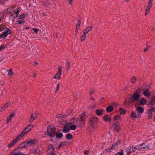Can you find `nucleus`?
I'll use <instances>...</instances> for the list:
<instances>
[{
	"mask_svg": "<svg viewBox=\"0 0 155 155\" xmlns=\"http://www.w3.org/2000/svg\"><path fill=\"white\" fill-rule=\"evenodd\" d=\"M55 128L54 127H51L50 125L47 127V133L46 134L49 136L50 137L53 138L55 135Z\"/></svg>",
	"mask_w": 155,
	"mask_h": 155,
	"instance_id": "f257e3e1",
	"label": "nucleus"
},
{
	"mask_svg": "<svg viewBox=\"0 0 155 155\" xmlns=\"http://www.w3.org/2000/svg\"><path fill=\"white\" fill-rule=\"evenodd\" d=\"M84 114H82L81 115H80L78 118L77 119L76 124L77 126L81 128L83 127L84 124V119L83 117L84 116Z\"/></svg>",
	"mask_w": 155,
	"mask_h": 155,
	"instance_id": "f03ea898",
	"label": "nucleus"
},
{
	"mask_svg": "<svg viewBox=\"0 0 155 155\" xmlns=\"http://www.w3.org/2000/svg\"><path fill=\"white\" fill-rule=\"evenodd\" d=\"M140 98V95L134 93L131 96L130 99V102L133 103L135 101H138Z\"/></svg>",
	"mask_w": 155,
	"mask_h": 155,
	"instance_id": "7ed1b4c3",
	"label": "nucleus"
},
{
	"mask_svg": "<svg viewBox=\"0 0 155 155\" xmlns=\"http://www.w3.org/2000/svg\"><path fill=\"white\" fill-rule=\"evenodd\" d=\"M153 0H149L148 5L146 8L144 15L146 16L150 12V9L153 5Z\"/></svg>",
	"mask_w": 155,
	"mask_h": 155,
	"instance_id": "20e7f679",
	"label": "nucleus"
},
{
	"mask_svg": "<svg viewBox=\"0 0 155 155\" xmlns=\"http://www.w3.org/2000/svg\"><path fill=\"white\" fill-rule=\"evenodd\" d=\"M62 66H59L58 67V71L56 74L54 76L53 78L54 79L58 80L60 79L61 76L62 74Z\"/></svg>",
	"mask_w": 155,
	"mask_h": 155,
	"instance_id": "39448f33",
	"label": "nucleus"
},
{
	"mask_svg": "<svg viewBox=\"0 0 155 155\" xmlns=\"http://www.w3.org/2000/svg\"><path fill=\"white\" fill-rule=\"evenodd\" d=\"M155 111V107H152L148 111V119L149 120L151 119L152 117V113Z\"/></svg>",
	"mask_w": 155,
	"mask_h": 155,
	"instance_id": "423d86ee",
	"label": "nucleus"
},
{
	"mask_svg": "<svg viewBox=\"0 0 155 155\" xmlns=\"http://www.w3.org/2000/svg\"><path fill=\"white\" fill-rule=\"evenodd\" d=\"M112 127L117 132L119 131L120 129V125L119 123L114 124L112 125Z\"/></svg>",
	"mask_w": 155,
	"mask_h": 155,
	"instance_id": "0eeeda50",
	"label": "nucleus"
},
{
	"mask_svg": "<svg viewBox=\"0 0 155 155\" xmlns=\"http://www.w3.org/2000/svg\"><path fill=\"white\" fill-rule=\"evenodd\" d=\"M141 116V114H138L137 113L132 111L130 113V118H140Z\"/></svg>",
	"mask_w": 155,
	"mask_h": 155,
	"instance_id": "6e6552de",
	"label": "nucleus"
},
{
	"mask_svg": "<svg viewBox=\"0 0 155 155\" xmlns=\"http://www.w3.org/2000/svg\"><path fill=\"white\" fill-rule=\"evenodd\" d=\"M19 140H20L17 137L16 138L13 139L9 144L8 145V148L12 147Z\"/></svg>",
	"mask_w": 155,
	"mask_h": 155,
	"instance_id": "1a4fd4ad",
	"label": "nucleus"
},
{
	"mask_svg": "<svg viewBox=\"0 0 155 155\" xmlns=\"http://www.w3.org/2000/svg\"><path fill=\"white\" fill-rule=\"evenodd\" d=\"M28 147L31 146L35 143V139H30L26 140Z\"/></svg>",
	"mask_w": 155,
	"mask_h": 155,
	"instance_id": "9d476101",
	"label": "nucleus"
},
{
	"mask_svg": "<svg viewBox=\"0 0 155 155\" xmlns=\"http://www.w3.org/2000/svg\"><path fill=\"white\" fill-rule=\"evenodd\" d=\"M10 30L7 28L6 31H4L2 34L0 35V38H5L10 33Z\"/></svg>",
	"mask_w": 155,
	"mask_h": 155,
	"instance_id": "9b49d317",
	"label": "nucleus"
},
{
	"mask_svg": "<svg viewBox=\"0 0 155 155\" xmlns=\"http://www.w3.org/2000/svg\"><path fill=\"white\" fill-rule=\"evenodd\" d=\"M37 117V115L35 114H31L30 117L28 121L29 123H32Z\"/></svg>",
	"mask_w": 155,
	"mask_h": 155,
	"instance_id": "f8f14e48",
	"label": "nucleus"
},
{
	"mask_svg": "<svg viewBox=\"0 0 155 155\" xmlns=\"http://www.w3.org/2000/svg\"><path fill=\"white\" fill-rule=\"evenodd\" d=\"M54 151V149L53 147V145L51 144H49L48 147V149L47 151L48 153L50 154L53 153Z\"/></svg>",
	"mask_w": 155,
	"mask_h": 155,
	"instance_id": "ddd939ff",
	"label": "nucleus"
},
{
	"mask_svg": "<svg viewBox=\"0 0 155 155\" xmlns=\"http://www.w3.org/2000/svg\"><path fill=\"white\" fill-rule=\"evenodd\" d=\"M136 110L137 113L140 114L142 113L144 111V109L141 106H139L136 108Z\"/></svg>",
	"mask_w": 155,
	"mask_h": 155,
	"instance_id": "4468645a",
	"label": "nucleus"
},
{
	"mask_svg": "<svg viewBox=\"0 0 155 155\" xmlns=\"http://www.w3.org/2000/svg\"><path fill=\"white\" fill-rule=\"evenodd\" d=\"M70 130L69 126L67 124H65L63 129V132L64 133H68L69 132Z\"/></svg>",
	"mask_w": 155,
	"mask_h": 155,
	"instance_id": "2eb2a0df",
	"label": "nucleus"
},
{
	"mask_svg": "<svg viewBox=\"0 0 155 155\" xmlns=\"http://www.w3.org/2000/svg\"><path fill=\"white\" fill-rule=\"evenodd\" d=\"M90 123L93 125L98 122V119L96 117H93L89 120Z\"/></svg>",
	"mask_w": 155,
	"mask_h": 155,
	"instance_id": "dca6fc26",
	"label": "nucleus"
},
{
	"mask_svg": "<svg viewBox=\"0 0 155 155\" xmlns=\"http://www.w3.org/2000/svg\"><path fill=\"white\" fill-rule=\"evenodd\" d=\"M92 26H88L85 28L83 31V33L86 34L92 30Z\"/></svg>",
	"mask_w": 155,
	"mask_h": 155,
	"instance_id": "f3484780",
	"label": "nucleus"
},
{
	"mask_svg": "<svg viewBox=\"0 0 155 155\" xmlns=\"http://www.w3.org/2000/svg\"><path fill=\"white\" fill-rule=\"evenodd\" d=\"M27 131L24 129V130L21 132L19 135L17 136L18 138L20 140L21 138L22 137L25 136V134H27L28 133Z\"/></svg>",
	"mask_w": 155,
	"mask_h": 155,
	"instance_id": "a211bd4d",
	"label": "nucleus"
},
{
	"mask_svg": "<svg viewBox=\"0 0 155 155\" xmlns=\"http://www.w3.org/2000/svg\"><path fill=\"white\" fill-rule=\"evenodd\" d=\"M155 103V97L153 96L151 98L150 102L148 103L147 104L148 105H153Z\"/></svg>",
	"mask_w": 155,
	"mask_h": 155,
	"instance_id": "6ab92c4d",
	"label": "nucleus"
},
{
	"mask_svg": "<svg viewBox=\"0 0 155 155\" xmlns=\"http://www.w3.org/2000/svg\"><path fill=\"white\" fill-rule=\"evenodd\" d=\"M143 94L145 96L149 97L150 96L151 93L148 89H146L143 92Z\"/></svg>",
	"mask_w": 155,
	"mask_h": 155,
	"instance_id": "aec40b11",
	"label": "nucleus"
},
{
	"mask_svg": "<svg viewBox=\"0 0 155 155\" xmlns=\"http://www.w3.org/2000/svg\"><path fill=\"white\" fill-rule=\"evenodd\" d=\"M28 147L26 141L20 144L18 146V148H22Z\"/></svg>",
	"mask_w": 155,
	"mask_h": 155,
	"instance_id": "412c9836",
	"label": "nucleus"
},
{
	"mask_svg": "<svg viewBox=\"0 0 155 155\" xmlns=\"http://www.w3.org/2000/svg\"><path fill=\"white\" fill-rule=\"evenodd\" d=\"M15 116V114L13 113H12L9 115L7 119V124H8L12 120V117Z\"/></svg>",
	"mask_w": 155,
	"mask_h": 155,
	"instance_id": "4be33fe9",
	"label": "nucleus"
},
{
	"mask_svg": "<svg viewBox=\"0 0 155 155\" xmlns=\"http://www.w3.org/2000/svg\"><path fill=\"white\" fill-rule=\"evenodd\" d=\"M103 118L105 121L108 122L111 120V118L110 116L106 115L104 116Z\"/></svg>",
	"mask_w": 155,
	"mask_h": 155,
	"instance_id": "5701e85b",
	"label": "nucleus"
},
{
	"mask_svg": "<svg viewBox=\"0 0 155 155\" xmlns=\"http://www.w3.org/2000/svg\"><path fill=\"white\" fill-rule=\"evenodd\" d=\"M147 103L145 99L144 98H142L140 99L139 102V104L140 105H144L145 104Z\"/></svg>",
	"mask_w": 155,
	"mask_h": 155,
	"instance_id": "b1692460",
	"label": "nucleus"
},
{
	"mask_svg": "<svg viewBox=\"0 0 155 155\" xmlns=\"http://www.w3.org/2000/svg\"><path fill=\"white\" fill-rule=\"evenodd\" d=\"M34 125L32 124L28 125L25 129L27 131L28 133L33 128Z\"/></svg>",
	"mask_w": 155,
	"mask_h": 155,
	"instance_id": "393cba45",
	"label": "nucleus"
},
{
	"mask_svg": "<svg viewBox=\"0 0 155 155\" xmlns=\"http://www.w3.org/2000/svg\"><path fill=\"white\" fill-rule=\"evenodd\" d=\"M120 140H118L112 146L111 148H113V149H116L120 144Z\"/></svg>",
	"mask_w": 155,
	"mask_h": 155,
	"instance_id": "a878e982",
	"label": "nucleus"
},
{
	"mask_svg": "<svg viewBox=\"0 0 155 155\" xmlns=\"http://www.w3.org/2000/svg\"><path fill=\"white\" fill-rule=\"evenodd\" d=\"M68 144V143L67 141H65L64 142H61L59 145L57 149H60L62 147L65 146L67 145Z\"/></svg>",
	"mask_w": 155,
	"mask_h": 155,
	"instance_id": "bb28decb",
	"label": "nucleus"
},
{
	"mask_svg": "<svg viewBox=\"0 0 155 155\" xmlns=\"http://www.w3.org/2000/svg\"><path fill=\"white\" fill-rule=\"evenodd\" d=\"M11 103L9 101L7 102L6 104L4 105L3 107H1V108L3 110H4L5 108H7L10 105Z\"/></svg>",
	"mask_w": 155,
	"mask_h": 155,
	"instance_id": "cd10ccee",
	"label": "nucleus"
},
{
	"mask_svg": "<svg viewBox=\"0 0 155 155\" xmlns=\"http://www.w3.org/2000/svg\"><path fill=\"white\" fill-rule=\"evenodd\" d=\"M96 114L98 116H101L102 114L103 110H102L97 109L95 110Z\"/></svg>",
	"mask_w": 155,
	"mask_h": 155,
	"instance_id": "c85d7f7f",
	"label": "nucleus"
},
{
	"mask_svg": "<svg viewBox=\"0 0 155 155\" xmlns=\"http://www.w3.org/2000/svg\"><path fill=\"white\" fill-rule=\"evenodd\" d=\"M86 36V35L84 33L81 36L80 41L81 42H83L84 41Z\"/></svg>",
	"mask_w": 155,
	"mask_h": 155,
	"instance_id": "c756f323",
	"label": "nucleus"
},
{
	"mask_svg": "<svg viewBox=\"0 0 155 155\" xmlns=\"http://www.w3.org/2000/svg\"><path fill=\"white\" fill-rule=\"evenodd\" d=\"M137 80V78L135 76H133L131 78V82L132 84H134L136 82Z\"/></svg>",
	"mask_w": 155,
	"mask_h": 155,
	"instance_id": "7c9ffc66",
	"label": "nucleus"
},
{
	"mask_svg": "<svg viewBox=\"0 0 155 155\" xmlns=\"http://www.w3.org/2000/svg\"><path fill=\"white\" fill-rule=\"evenodd\" d=\"M80 25V23L79 21L77 22L76 25L75 32L77 33L79 30Z\"/></svg>",
	"mask_w": 155,
	"mask_h": 155,
	"instance_id": "2f4dec72",
	"label": "nucleus"
},
{
	"mask_svg": "<svg viewBox=\"0 0 155 155\" xmlns=\"http://www.w3.org/2000/svg\"><path fill=\"white\" fill-rule=\"evenodd\" d=\"M113 107L111 106H109L106 108V110L108 112H110L113 111Z\"/></svg>",
	"mask_w": 155,
	"mask_h": 155,
	"instance_id": "473e14b6",
	"label": "nucleus"
},
{
	"mask_svg": "<svg viewBox=\"0 0 155 155\" xmlns=\"http://www.w3.org/2000/svg\"><path fill=\"white\" fill-rule=\"evenodd\" d=\"M141 90L142 89L140 87H138L134 93L136 94H140L141 92Z\"/></svg>",
	"mask_w": 155,
	"mask_h": 155,
	"instance_id": "72a5a7b5",
	"label": "nucleus"
},
{
	"mask_svg": "<svg viewBox=\"0 0 155 155\" xmlns=\"http://www.w3.org/2000/svg\"><path fill=\"white\" fill-rule=\"evenodd\" d=\"M119 111L121 114H124L126 113V110L121 107L119 109Z\"/></svg>",
	"mask_w": 155,
	"mask_h": 155,
	"instance_id": "f704fd0d",
	"label": "nucleus"
},
{
	"mask_svg": "<svg viewBox=\"0 0 155 155\" xmlns=\"http://www.w3.org/2000/svg\"><path fill=\"white\" fill-rule=\"evenodd\" d=\"M72 136L70 134H68L66 135V138L67 140H70L72 139Z\"/></svg>",
	"mask_w": 155,
	"mask_h": 155,
	"instance_id": "c9c22d12",
	"label": "nucleus"
},
{
	"mask_svg": "<svg viewBox=\"0 0 155 155\" xmlns=\"http://www.w3.org/2000/svg\"><path fill=\"white\" fill-rule=\"evenodd\" d=\"M63 134L62 133L60 132H59L57 133L56 134V136L57 137L59 138H61L63 137Z\"/></svg>",
	"mask_w": 155,
	"mask_h": 155,
	"instance_id": "e433bc0d",
	"label": "nucleus"
},
{
	"mask_svg": "<svg viewBox=\"0 0 155 155\" xmlns=\"http://www.w3.org/2000/svg\"><path fill=\"white\" fill-rule=\"evenodd\" d=\"M127 151H130L131 152H134V150L133 149V146H130L126 149Z\"/></svg>",
	"mask_w": 155,
	"mask_h": 155,
	"instance_id": "4c0bfd02",
	"label": "nucleus"
},
{
	"mask_svg": "<svg viewBox=\"0 0 155 155\" xmlns=\"http://www.w3.org/2000/svg\"><path fill=\"white\" fill-rule=\"evenodd\" d=\"M56 117L61 120H62L63 119V116L62 114H58L57 115Z\"/></svg>",
	"mask_w": 155,
	"mask_h": 155,
	"instance_id": "58836bf2",
	"label": "nucleus"
},
{
	"mask_svg": "<svg viewBox=\"0 0 155 155\" xmlns=\"http://www.w3.org/2000/svg\"><path fill=\"white\" fill-rule=\"evenodd\" d=\"M69 127L70 129L71 130H74L76 128V126L74 124L71 125Z\"/></svg>",
	"mask_w": 155,
	"mask_h": 155,
	"instance_id": "ea45409f",
	"label": "nucleus"
},
{
	"mask_svg": "<svg viewBox=\"0 0 155 155\" xmlns=\"http://www.w3.org/2000/svg\"><path fill=\"white\" fill-rule=\"evenodd\" d=\"M96 105V104H94V105L93 104H90L89 106V109H92L94 108H95Z\"/></svg>",
	"mask_w": 155,
	"mask_h": 155,
	"instance_id": "a19ab883",
	"label": "nucleus"
},
{
	"mask_svg": "<svg viewBox=\"0 0 155 155\" xmlns=\"http://www.w3.org/2000/svg\"><path fill=\"white\" fill-rule=\"evenodd\" d=\"M123 150H121L120 151V152H118L115 155H123Z\"/></svg>",
	"mask_w": 155,
	"mask_h": 155,
	"instance_id": "79ce46f5",
	"label": "nucleus"
},
{
	"mask_svg": "<svg viewBox=\"0 0 155 155\" xmlns=\"http://www.w3.org/2000/svg\"><path fill=\"white\" fill-rule=\"evenodd\" d=\"M35 153L37 154H40L41 153V151L38 148H37L34 150Z\"/></svg>",
	"mask_w": 155,
	"mask_h": 155,
	"instance_id": "37998d69",
	"label": "nucleus"
},
{
	"mask_svg": "<svg viewBox=\"0 0 155 155\" xmlns=\"http://www.w3.org/2000/svg\"><path fill=\"white\" fill-rule=\"evenodd\" d=\"M13 75V73L12 69H10L9 70L8 75H10V76H12Z\"/></svg>",
	"mask_w": 155,
	"mask_h": 155,
	"instance_id": "c03bdc74",
	"label": "nucleus"
},
{
	"mask_svg": "<svg viewBox=\"0 0 155 155\" xmlns=\"http://www.w3.org/2000/svg\"><path fill=\"white\" fill-rule=\"evenodd\" d=\"M24 154L22 153H13L11 155H24Z\"/></svg>",
	"mask_w": 155,
	"mask_h": 155,
	"instance_id": "a18cd8bd",
	"label": "nucleus"
},
{
	"mask_svg": "<svg viewBox=\"0 0 155 155\" xmlns=\"http://www.w3.org/2000/svg\"><path fill=\"white\" fill-rule=\"evenodd\" d=\"M77 120L76 119L74 118H73L71 119L70 120L71 123L73 124L75 123V121Z\"/></svg>",
	"mask_w": 155,
	"mask_h": 155,
	"instance_id": "49530a36",
	"label": "nucleus"
},
{
	"mask_svg": "<svg viewBox=\"0 0 155 155\" xmlns=\"http://www.w3.org/2000/svg\"><path fill=\"white\" fill-rule=\"evenodd\" d=\"M32 29L34 31L35 33H36L39 31V29L37 28H32Z\"/></svg>",
	"mask_w": 155,
	"mask_h": 155,
	"instance_id": "de8ad7c7",
	"label": "nucleus"
},
{
	"mask_svg": "<svg viewBox=\"0 0 155 155\" xmlns=\"http://www.w3.org/2000/svg\"><path fill=\"white\" fill-rule=\"evenodd\" d=\"M120 116L118 115H116L114 117V119L115 120H116L117 119H120Z\"/></svg>",
	"mask_w": 155,
	"mask_h": 155,
	"instance_id": "09e8293b",
	"label": "nucleus"
},
{
	"mask_svg": "<svg viewBox=\"0 0 155 155\" xmlns=\"http://www.w3.org/2000/svg\"><path fill=\"white\" fill-rule=\"evenodd\" d=\"M17 22H18V24H21L22 23L24 22L25 21L24 20H21L18 21Z\"/></svg>",
	"mask_w": 155,
	"mask_h": 155,
	"instance_id": "8fccbe9b",
	"label": "nucleus"
},
{
	"mask_svg": "<svg viewBox=\"0 0 155 155\" xmlns=\"http://www.w3.org/2000/svg\"><path fill=\"white\" fill-rule=\"evenodd\" d=\"M24 16H25V15H24V14H21V15H20L19 16L18 18L19 19H22V18H24Z\"/></svg>",
	"mask_w": 155,
	"mask_h": 155,
	"instance_id": "3c124183",
	"label": "nucleus"
},
{
	"mask_svg": "<svg viewBox=\"0 0 155 155\" xmlns=\"http://www.w3.org/2000/svg\"><path fill=\"white\" fill-rule=\"evenodd\" d=\"M94 93V89H91L90 92L89 93V94L90 95H91Z\"/></svg>",
	"mask_w": 155,
	"mask_h": 155,
	"instance_id": "603ef678",
	"label": "nucleus"
},
{
	"mask_svg": "<svg viewBox=\"0 0 155 155\" xmlns=\"http://www.w3.org/2000/svg\"><path fill=\"white\" fill-rule=\"evenodd\" d=\"M113 149V148H111V147H110V148H109V149H106V151L107 152H110V150H111V149Z\"/></svg>",
	"mask_w": 155,
	"mask_h": 155,
	"instance_id": "864d4df0",
	"label": "nucleus"
},
{
	"mask_svg": "<svg viewBox=\"0 0 155 155\" xmlns=\"http://www.w3.org/2000/svg\"><path fill=\"white\" fill-rule=\"evenodd\" d=\"M149 46H147V47L145 48L143 50L144 52H145L147 51L148 49V47H149Z\"/></svg>",
	"mask_w": 155,
	"mask_h": 155,
	"instance_id": "5fc2aeb1",
	"label": "nucleus"
},
{
	"mask_svg": "<svg viewBox=\"0 0 155 155\" xmlns=\"http://www.w3.org/2000/svg\"><path fill=\"white\" fill-rule=\"evenodd\" d=\"M68 67L67 68V69L68 70H69L70 68V64L69 63V62H68Z\"/></svg>",
	"mask_w": 155,
	"mask_h": 155,
	"instance_id": "6e6d98bb",
	"label": "nucleus"
},
{
	"mask_svg": "<svg viewBox=\"0 0 155 155\" xmlns=\"http://www.w3.org/2000/svg\"><path fill=\"white\" fill-rule=\"evenodd\" d=\"M140 147H134L133 146V149H134V151L135 150H137L139 149H140Z\"/></svg>",
	"mask_w": 155,
	"mask_h": 155,
	"instance_id": "4d7b16f0",
	"label": "nucleus"
},
{
	"mask_svg": "<svg viewBox=\"0 0 155 155\" xmlns=\"http://www.w3.org/2000/svg\"><path fill=\"white\" fill-rule=\"evenodd\" d=\"M68 1L69 4L71 5L72 4V0H68Z\"/></svg>",
	"mask_w": 155,
	"mask_h": 155,
	"instance_id": "13d9d810",
	"label": "nucleus"
},
{
	"mask_svg": "<svg viewBox=\"0 0 155 155\" xmlns=\"http://www.w3.org/2000/svg\"><path fill=\"white\" fill-rule=\"evenodd\" d=\"M89 151L88 150H86L84 151V153L85 154H88Z\"/></svg>",
	"mask_w": 155,
	"mask_h": 155,
	"instance_id": "bf43d9fd",
	"label": "nucleus"
},
{
	"mask_svg": "<svg viewBox=\"0 0 155 155\" xmlns=\"http://www.w3.org/2000/svg\"><path fill=\"white\" fill-rule=\"evenodd\" d=\"M59 84H58L57 85L56 89V91H58V89L59 88Z\"/></svg>",
	"mask_w": 155,
	"mask_h": 155,
	"instance_id": "052dcab7",
	"label": "nucleus"
},
{
	"mask_svg": "<svg viewBox=\"0 0 155 155\" xmlns=\"http://www.w3.org/2000/svg\"><path fill=\"white\" fill-rule=\"evenodd\" d=\"M5 46H2L1 45L0 47V49L1 50H3L4 49V48H5Z\"/></svg>",
	"mask_w": 155,
	"mask_h": 155,
	"instance_id": "680f3d73",
	"label": "nucleus"
},
{
	"mask_svg": "<svg viewBox=\"0 0 155 155\" xmlns=\"http://www.w3.org/2000/svg\"><path fill=\"white\" fill-rule=\"evenodd\" d=\"M16 10H17V11L16 12V13H17V14H18L20 12V10L18 9V8H16Z\"/></svg>",
	"mask_w": 155,
	"mask_h": 155,
	"instance_id": "e2e57ef3",
	"label": "nucleus"
},
{
	"mask_svg": "<svg viewBox=\"0 0 155 155\" xmlns=\"http://www.w3.org/2000/svg\"><path fill=\"white\" fill-rule=\"evenodd\" d=\"M149 147V146L148 145H146L145 147H143V148L145 149L146 148L147 149H148Z\"/></svg>",
	"mask_w": 155,
	"mask_h": 155,
	"instance_id": "0e129e2a",
	"label": "nucleus"
},
{
	"mask_svg": "<svg viewBox=\"0 0 155 155\" xmlns=\"http://www.w3.org/2000/svg\"><path fill=\"white\" fill-rule=\"evenodd\" d=\"M90 98L91 101L94 100V98L93 97H90Z\"/></svg>",
	"mask_w": 155,
	"mask_h": 155,
	"instance_id": "69168bd1",
	"label": "nucleus"
},
{
	"mask_svg": "<svg viewBox=\"0 0 155 155\" xmlns=\"http://www.w3.org/2000/svg\"><path fill=\"white\" fill-rule=\"evenodd\" d=\"M42 15L43 16H45L46 15V14L45 13H43L42 14Z\"/></svg>",
	"mask_w": 155,
	"mask_h": 155,
	"instance_id": "338daca9",
	"label": "nucleus"
},
{
	"mask_svg": "<svg viewBox=\"0 0 155 155\" xmlns=\"http://www.w3.org/2000/svg\"><path fill=\"white\" fill-rule=\"evenodd\" d=\"M131 152L130 151H129L127 153V154H130L131 153Z\"/></svg>",
	"mask_w": 155,
	"mask_h": 155,
	"instance_id": "774afa93",
	"label": "nucleus"
}]
</instances>
